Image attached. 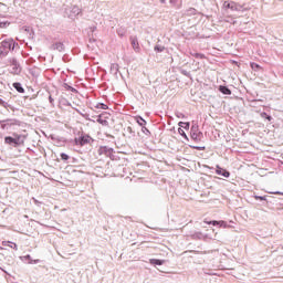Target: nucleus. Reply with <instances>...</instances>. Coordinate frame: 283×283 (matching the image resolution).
Segmentation results:
<instances>
[{
	"mask_svg": "<svg viewBox=\"0 0 283 283\" xmlns=\"http://www.w3.org/2000/svg\"><path fill=\"white\" fill-rule=\"evenodd\" d=\"M195 59H207V56L203 53H195Z\"/></svg>",
	"mask_w": 283,
	"mask_h": 283,
	"instance_id": "45",
	"label": "nucleus"
},
{
	"mask_svg": "<svg viewBox=\"0 0 283 283\" xmlns=\"http://www.w3.org/2000/svg\"><path fill=\"white\" fill-rule=\"evenodd\" d=\"M189 136L190 140H192V143H196L197 145L202 143V138H205V134L202 133V130L189 133Z\"/></svg>",
	"mask_w": 283,
	"mask_h": 283,
	"instance_id": "11",
	"label": "nucleus"
},
{
	"mask_svg": "<svg viewBox=\"0 0 283 283\" xmlns=\"http://www.w3.org/2000/svg\"><path fill=\"white\" fill-rule=\"evenodd\" d=\"M2 1H7V0H2Z\"/></svg>",
	"mask_w": 283,
	"mask_h": 283,
	"instance_id": "58",
	"label": "nucleus"
},
{
	"mask_svg": "<svg viewBox=\"0 0 283 283\" xmlns=\"http://www.w3.org/2000/svg\"><path fill=\"white\" fill-rule=\"evenodd\" d=\"M135 120L137 125H139V127H147V120L143 116L140 115L135 116Z\"/></svg>",
	"mask_w": 283,
	"mask_h": 283,
	"instance_id": "21",
	"label": "nucleus"
},
{
	"mask_svg": "<svg viewBox=\"0 0 283 283\" xmlns=\"http://www.w3.org/2000/svg\"><path fill=\"white\" fill-rule=\"evenodd\" d=\"M127 132H128V134H132V136H135V134H136L130 126L127 127Z\"/></svg>",
	"mask_w": 283,
	"mask_h": 283,
	"instance_id": "48",
	"label": "nucleus"
},
{
	"mask_svg": "<svg viewBox=\"0 0 283 283\" xmlns=\"http://www.w3.org/2000/svg\"><path fill=\"white\" fill-rule=\"evenodd\" d=\"M160 3H167V0H159Z\"/></svg>",
	"mask_w": 283,
	"mask_h": 283,
	"instance_id": "55",
	"label": "nucleus"
},
{
	"mask_svg": "<svg viewBox=\"0 0 283 283\" xmlns=\"http://www.w3.org/2000/svg\"><path fill=\"white\" fill-rule=\"evenodd\" d=\"M261 118H264L265 120H269V123H271V120H273V116H271L269 113L266 112H262L261 113Z\"/></svg>",
	"mask_w": 283,
	"mask_h": 283,
	"instance_id": "32",
	"label": "nucleus"
},
{
	"mask_svg": "<svg viewBox=\"0 0 283 283\" xmlns=\"http://www.w3.org/2000/svg\"><path fill=\"white\" fill-rule=\"evenodd\" d=\"M169 3H170L171 6H176V3H178V0H169Z\"/></svg>",
	"mask_w": 283,
	"mask_h": 283,
	"instance_id": "51",
	"label": "nucleus"
},
{
	"mask_svg": "<svg viewBox=\"0 0 283 283\" xmlns=\"http://www.w3.org/2000/svg\"><path fill=\"white\" fill-rule=\"evenodd\" d=\"M175 116L177 117V118H181V119H187V115H185V113H182V112H176L175 113Z\"/></svg>",
	"mask_w": 283,
	"mask_h": 283,
	"instance_id": "41",
	"label": "nucleus"
},
{
	"mask_svg": "<svg viewBox=\"0 0 283 283\" xmlns=\"http://www.w3.org/2000/svg\"><path fill=\"white\" fill-rule=\"evenodd\" d=\"M50 50H54L56 52H65V44L63 42H54Z\"/></svg>",
	"mask_w": 283,
	"mask_h": 283,
	"instance_id": "15",
	"label": "nucleus"
},
{
	"mask_svg": "<svg viewBox=\"0 0 283 283\" xmlns=\"http://www.w3.org/2000/svg\"><path fill=\"white\" fill-rule=\"evenodd\" d=\"M179 72H180V74H182V76H187V78H193L192 76H191V73H189L187 70H185V69H180L179 70Z\"/></svg>",
	"mask_w": 283,
	"mask_h": 283,
	"instance_id": "38",
	"label": "nucleus"
},
{
	"mask_svg": "<svg viewBox=\"0 0 283 283\" xmlns=\"http://www.w3.org/2000/svg\"><path fill=\"white\" fill-rule=\"evenodd\" d=\"M0 106L4 107V109H11V112H14V106H12V104H9L8 102L3 101V98H0Z\"/></svg>",
	"mask_w": 283,
	"mask_h": 283,
	"instance_id": "24",
	"label": "nucleus"
},
{
	"mask_svg": "<svg viewBox=\"0 0 283 283\" xmlns=\"http://www.w3.org/2000/svg\"><path fill=\"white\" fill-rule=\"evenodd\" d=\"M72 157L65 153H61L60 154V159L63 160V163H69V160L71 159Z\"/></svg>",
	"mask_w": 283,
	"mask_h": 283,
	"instance_id": "33",
	"label": "nucleus"
},
{
	"mask_svg": "<svg viewBox=\"0 0 283 283\" xmlns=\"http://www.w3.org/2000/svg\"><path fill=\"white\" fill-rule=\"evenodd\" d=\"M29 50H32V46H30Z\"/></svg>",
	"mask_w": 283,
	"mask_h": 283,
	"instance_id": "57",
	"label": "nucleus"
},
{
	"mask_svg": "<svg viewBox=\"0 0 283 283\" xmlns=\"http://www.w3.org/2000/svg\"><path fill=\"white\" fill-rule=\"evenodd\" d=\"M129 41H130V45H132L134 52H136V54H139V52H140V42H138V36L130 35Z\"/></svg>",
	"mask_w": 283,
	"mask_h": 283,
	"instance_id": "13",
	"label": "nucleus"
},
{
	"mask_svg": "<svg viewBox=\"0 0 283 283\" xmlns=\"http://www.w3.org/2000/svg\"><path fill=\"white\" fill-rule=\"evenodd\" d=\"M95 107L96 109H109V106H107L105 103H97Z\"/></svg>",
	"mask_w": 283,
	"mask_h": 283,
	"instance_id": "39",
	"label": "nucleus"
},
{
	"mask_svg": "<svg viewBox=\"0 0 283 283\" xmlns=\"http://www.w3.org/2000/svg\"><path fill=\"white\" fill-rule=\"evenodd\" d=\"M203 169H209L210 171H213L217 174V176H222V178H231V171H229L227 168L221 167L220 165H217L216 168L209 166V165H203Z\"/></svg>",
	"mask_w": 283,
	"mask_h": 283,
	"instance_id": "9",
	"label": "nucleus"
},
{
	"mask_svg": "<svg viewBox=\"0 0 283 283\" xmlns=\"http://www.w3.org/2000/svg\"><path fill=\"white\" fill-rule=\"evenodd\" d=\"M21 262H24V264H30L32 262V255L25 254L20 256Z\"/></svg>",
	"mask_w": 283,
	"mask_h": 283,
	"instance_id": "30",
	"label": "nucleus"
},
{
	"mask_svg": "<svg viewBox=\"0 0 283 283\" xmlns=\"http://www.w3.org/2000/svg\"><path fill=\"white\" fill-rule=\"evenodd\" d=\"M186 14L188 17H193V14H198V10H196V8H189L187 11H186Z\"/></svg>",
	"mask_w": 283,
	"mask_h": 283,
	"instance_id": "36",
	"label": "nucleus"
},
{
	"mask_svg": "<svg viewBox=\"0 0 283 283\" xmlns=\"http://www.w3.org/2000/svg\"><path fill=\"white\" fill-rule=\"evenodd\" d=\"M191 240H202V242H211V240H216L218 238V233L211 235V233H205L202 231H195L190 234Z\"/></svg>",
	"mask_w": 283,
	"mask_h": 283,
	"instance_id": "6",
	"label": "nucleus"
},
{
	"mask_svg": "<svg viewBox=\"0 0 283 283\" xmlns=\"http://www.w3.org/2000/svg\"><path fill=\"white\" fill-rule=\"evenodd\" d=\"M167 260L165 259H149L148 263L151 266H163L164 264H166Z\"/></svg>",
	"mask_w": 283,
	"mask_h": 283,
	"instance_id": "16",
	"label": "nucleus"
},
{
	"mask_svg": "<svg viewBox=\"0 0 283 283\" xmlns=\"http://www.w3.org/2000/svg\"><path fill=\"white\" fill-rule=\"evenodd\" d=\"M280 199H277L276 197L273 196H269L268 195V200H266V209H275V207H277V205H282L279 201Z\"/></svg>",
	"mask_w": 283,
	"mask_h": 283,
	"instance_id": "12",
	"label": "nucleus"
},
{
	"mask_svg": "<svg viewBox=\"0 0 283 283\" xmlns=\"http://www.w3.org/2000/svg\"><path fill=\"white\" fill-rule=\"evenodd\" d=\"M9 25H10V21L8 20L0 21V29L9 28Z\"/></svg>",
	"mask_w": 283,
	"mask_h": 283,
	"instance_id": "40",
	"label": "nucleus"
},
{
	"mask_svg": "<svg viewBox=\"0 0 283 283\" xmlns=\"http://www.w3.org/2000/svg\"><path fill=\"white\" fill-rule=\"evenodd\" d=\"M97 30L96 25L90 27V32L93 34Z\"/></svg>",
	"mask_w": 283,
	"mask_h": 283,
	"instance_id": "49",
	"label": "nucleus"
},
{
	"mask_svg": "<svg viewBox=\"0 0 283 283\" xmlns=\"http://www.w3.org/2000/svg\"><path fill=\"white\" fill-rule=\"evenodd\" d=\"M142 132L145 134V136H151V132L149 128H147V126H142Z\"/></svg>",
	"mask_w": 283,
	"mask_h": 283,
	"instance_id": "43",
	"label": "nucleus"
},
{
	"mask_svg": "<svg viewBox=\"0 0 283 283\" xmlns=\"http://www.w3.org/2000/svg\"><path fill=\"white\" fill-rule=\"evenodd\" d=\"M22 32H25L27 34H29V39L34 40V36H35L34 28L23 25L22 27Z\"/></svg>",
	"mask_w": 283,
	"mask_h": 283,
	"instance_id": "17",
	"label": "nucleus"
},
{
	"mask_svg": "<svg viewBox=\"0 0 283 283\" xmlns=\"http://www.w3.org/2000/svg\"><path fill=\"white\" fill-rule=\"evenodd\" d=\"M14 127H21V120L17 118L0 119V129L9 132L10 129H14Z\"/></svg>",
	"mask_w": 283,
	"mask_h": 283,
	"instance_id": "5",
	"label": "nucleus"
},
{
	"mask_svg": "<svg viewBox=\"0 0 283 283\" xmlns=\"http://www.w3.org/2000/svg\"><path fill=\"white\" fill-rule=\"evenodd\" d=\"M19 45L14 39H6L0 43V59H6L10 52H14V49Z\"/></svg>",
	"mask_w": 283,
	"mask_h": 283,
	"instance_id": "3",
	"label": "nucleus"
},
{
	"mask_svg": "<svg viewBox=\"0 0 283 283\" xmlns=\"http://www.w3.org/2000/svg\"><path fill=\"white\" fill-rule=\"evenodd\" d=\"M125 34H127V30L125 28L117 29V35L119 36V39H123Z\"/></svg>",
	"mask_w": 283,
	"mask_h": 283,
	"instance_id": "34",
	"label": "nucleus"
},
{
	"mask_svg": "<svg viewBox=\"0 0 283 283\" xmlns=\"http://www.w3.org/2000/svg\"><path fill=\"white\" fill-rule=\"evenodd\" d=\"M231 63H232V65H240V63L235 60H232Z\"/></svg>",
	"mask_w": 283,
	"mask_h": 283,
	"instance_id": "53",
	"label": "nucleus"
},
{
	"mask_svg": "<svg viewBox=\"0 0 283 283\" xmlns=\"http://www.w3.org/2000/svg\"><path fill=\"white\" fill-rule=\"evenodd\" d=\"M74 111L76 112V114H78L80 116H82V118H85V120H92V119L90 118V114L83 113V112H81V109H78V108H74Z\"/></svg>",
	"mask_w": 283,
	"mask_h": 283,
	"instance_id": "31",
	"label": "nucleus"
},
{
	"mask_svg": "<svg viewBox=\"0 0 283 283\" xmlns=\"http://www.w3.org/2000/svg\"><path fill=\"white\" fill-rule=\"evenodd\" d=\"M275 196H283V192L282 191H275L273 192Z\"/></svg>",
	"mask_w": 283,
	"mask_h": 283,
	"instance_id": "54",
	"label": "nucleus"
},
{
	"mask_svg": "<svg viewBox=\"0 0 283 283\" xmlns=\"http://www.w3.org/2000/svg\"><path fill=\"white\" fill-rule=\"evenodd\" d=\"M49 103L54 107V97H52V95L49 96Z\"/></svg>",
	"mask_w": 283,
	"mask_h": 283,
	"instance_id": "47",
	"label": "nucleus"
},
{
	"mask_svg": "<svg viewBox=\"0 0 283 283\" xmlns=\"http://www.w3.org/2000/svg\"><path fill=\"white\" fill-rule=\"evenodd\" d=\"M8 63L10 67H12L9 72L13 76H20L21 72H23V67L21 66V63L19 62V60H17V57H9Z\"/></svg>",
	"mask_w": 283,
	"mask_h": 283,
	"instance_id": "7",
	"label": "nucleus"
},
{
	"mask_svg": "<svg viewBox=\"0 0 283 283\" xmlns=\"http://www.w3.org/2000/svg\"><path fill=\"white\" fill-rule=\"evenodd\" d=\"M96 120L99 125H107V119H103V116L101 115L97 116Z\"/></svg>",
	"mask_w": 283,
	"mask_h": 283,
	"instance_id": "42",
	"label": "nucleus"
},
{
	"mask_svg": "<svg viewBox=\"0 0 283 283\" xmlns=\"http://www.w3.org/2000/svg\"><path fill=\"white\" fill-rule=\"evenodd\" d=\"M282 211H283V207H282Z\"/></svg>",
	"mask_w": 283,
	"mask_h": 283,
	"instance_id": "59",
	"label": "nucleus"
},
{
	"mask_svg": "<svg viewBox=\"0 0 283 283\" xmlns=\"http://www.w3.org/2000/svg\"><path fill=\"white\" fill-rule=\"evenodd\" d=\"M178 127L179 129H185L186 132H189L191 127V122H179Z\"/></svg>",
	"mask_w": 283,
	"mask_h": 283,
	"instance_id": "23",
	"label": "nucleus"
},
{
	"mask_svg": "<svg viewBox=\"0 0 283 283\" xmlns=\"http://www.w3.org/2000/svg\"><path fill=\"white\" fill-rule=\"evenodd\" d=\"M178 134L181 138L186 139L187 143H190L191 139L189 138L187 133H185V129L178 128Z\"/></svg>",
	"mask_w": 283,
	"mask_h": 283,
	"instance_id": "28",
	"label": "nucleus"
},
{
	"mask_svg": "<svg viewBox=\"0 0 283 283\" xmlns=\"http://www.w3.org/2000/svg\"><path fill=\"white\" fill-rule=\"evenodd\" d=\"M81 14H83V10L76 4L64 8V17H67L71 21H75Z\"/></svg>",
	"mask_w": 283,
	"mask_h": 283,
	"instance_id": "4",
	"label": "nucleus"
},
{
	"mask_svg": "<svg viewBox=\"0 0 283 283\" xmlns=\"http://www.w3.org/2000/svg\"><path fill=\"white\" fill-rule=\"evenodd\" d=\"M63 87L67 91V92H72L73 94H78V90H76L74 86L67 84V83H64L63 84Z\"/></svg>",
	"mask_w": 283,
	"mask_h": 283,
	"instance_id": "26",
	"label": "nucleus"
},
{
	"mask_svg": "<svg viewBox=\"0 0 283 283\" xmlns=\"http://www.w3.org/2000/svg\"><path fill=\"white\" fill-rule=\"evenodd\" d=\"M218 92H220V94H223V96H231V94H233V92H231V88H229V86L224 84L218 86Z\"/></svg>",
	"mask_w": 283,
	"mask_h": 283,
	"instance_id": "14",
	"label": "nucleus"
},
{
	"mask_svg": "<svg viewBox=\"0 0 283 283\" xmlns=\"http://www.w3.org/2000/svg\"><path fill=\"white\" fill-rule=\"evenodd\" d=\"M12 87L18 92L19 94H25V88L23 87V84L21 82H14L12 84Z\"/></svg>",
	"mask_w": 283,
	"mask_h": 283,
	"instance_id": "19",
	"label": "nucleus"
},
{
	"mask_svg": "<svg viewBox=\"0 0 283 283\" xmlns=\"http://www.w3.org/2000/svg\"><path fill=\"white\" fill-rule=\"evenodd\" d=\"M0 271H2V273H6V275H10V273H8V272L6 271V269H3V268H1V266H0Z\"/></svg>",
	"mask_w": 283,
	"mask_h": 283,
	"instance_id": "52",
	"label": "nucleus"
},
{
	"mask_svg": "<svg viewBox=\"0 0 283 283\" xmlns=\"http://www.w3.org/2000/svg\"><path fill=\"white\" fill-rule=\"evenodd\" d=\"M205 224H209L211 227H218V229H229V223L224 220H203Z\"/></svg>",
	"mask_w": 283,
	"mask_h": 283,
	"instance_id": "10",
	"label": "nucleus"
},
{
	"mask_svg": "<svg viewBox=\"0 0 283 283\" xmlns=\"http://www.w3.org/2000/svg\"><path fill=\"white\" fill-rule=\"evenodd\" d=\"M41 262L40 259H31L30 264H39Z\"/></svg>",
	"mask_w": 283,
	"mask_h": 283,
	"instance_id": "46",
	"label": "nucleus"
},
{
	"mask_svg": "<svg viewBox=\"0 0 283 283\" xmlns=\"http://www.w3.org/2000/svg\"><path fill=\"white\" fill-rule=\"evenodd\" d=\"M88 43H96V38H94V35H92V36L88 39Z\"/></svg>",
	"mask_w": 283,
	"mask_h": 283,
	"instance_id": "50",
	"label": "nucleus"
},
{
	"mask_svg": "<svg viewBox=\"0 0 283 283\" xmlns=\"http://www.w3.org/2000/svg\"><path fill=\"white\" fill-rule=\"evenodd\" d=\"M253 198L254 200H256V202H260L261 207H266L268 195L265 196L253 195Z\"/></svg>",
	"mask_w": 283,
	"mask_h": 283,
	"instance_id": "18",
	"label": "nucleus"
},
{
	"mask_svg": "<svg viewBox=\"0 0 283 283\" xmlns=\"http://www.w3.org/2000/svg\"><path fill=\"white\" fill-rule=\"evenodd\" d=\"M62 105H64V107H72V103L67 101V98L62 99Z\"/></svg>",
	"mask_w": 283,
	"mask_h": 283,
	"instance_id": "44",
	"label": "nucleus"
},
{
	"mask_svg": "<svg viewBox=\"0 0 283 283\" xmlns=\"http://www.w3.org/2000/svg\"><path fill=\"white\" fill-rule=\"evenodd\" d=\"M190 149H197V151H206L207 147L206 146H193V145H188Z\"/></svg>",
	"mask_w": 283,
	"mask_h": 283,
	"instance_id": "35",
	"label": "nucleus"
},
{
	"mask_svg": "<svg viewBox=\"0 0 283 283\" xmlns=\"http://www.w3.org/2000/svg\"><path fill=\"white\" fill-rule=\"evenodd\" d=\"M154 50H155V52H156L157 54H160V53H163V51L165 50V46H164V45H160V44H156V45L154 46Z\"/></svg>",
	"mask_w": 283,
	"mask_h": 283,
	"instance_id": "37",
	"label": "nucleus"
},
{
	"mask_svg": "<svg viewBox=\"0 0 283 283\" xmlns=\"http://www.w3.org/2000/svg\"><path fill=\"white\" fill-rule=\"evenodd\" d=\"M223 10H231L232 12H244L247 9L233 0H226L223 2Z\"/></svg>",
	"mask_w": 283,
	"mask_h": 283,
	"instance_id": "8",
	"label": "nucleus"
},
{
	"mask_svg": "<svg viewBox=\"0 0 283 283\" xmlns=\"http://www.w3.org/2000/svg\"><path fill=\"white\" fill-rule=\"evenodd\" d=\"M3 247H0V251H2Z\"/></svg>",
	"mask_w": 283,
	"mask_h": 283,
	"instance_id": "56",
	"label": "nucleus"
},
{
	"mask_svg": "<svg viewBox=\"0 0 283 283\" xmlns=\"http://www.w3.org/2000/svg\"><path fill=\"white\" fill-rule=\"evenodd\" d=\"M119 72L118 63L111 64V74H114V76H117Z\"/></svg>",
	"mask_w": 283,
	"mask_h": 283,
	"instance_id": "25",
	"label": "nucleus"
},
{
	"mask_svg": "<svg viewBox=\"0 0 283 283\" xmlns=\"http://www.w3.org/2000/svg\"><path fill=\"white\" fill-rule=\"evenodd\" d=\"M113 151H114V148L108 147V146H101L98 149L99 155L105 154L106 156L109 154H113Z\"/></svg>",
	"mask_w": 283,
	"mask_h": 283,
	"instance_id": "20",
	"label": "nucleus"
},
{
	"mask_svg": "<svg viewBox=\"0 0 283 283\" xmlns=\"http://www.w3.org/2000/svg\"><path fill=\"white\" fill-rule=\"evenodd\" d=\"M2 247H10V249L19 251V245L12 241H2Z\"/></svg>",
	"mask_w": 283,
	"mask_h": 283,
	"instance_id": "22",
	"label": "nucleus"
},
{
	"mask_svg": "<svg viewBox=\"0 0 283 283\" xmlns=\"http://www.w3.org/2000/svg\"><path fill=\"white\" fill-rule=\"evenodd\" d=\"M196 132H201L200 126L198 125V122L192 120L189 133H196Z\"/></svg>",
	"mask_w": 283,
	"mask_h": 283,
	"instance_id": "27",
	"label": "nucleus"
},
{
	"mask_svg": "<svg viewBox=\"0 0 283 283\" xmlns=\"http://www.w3.org/2000/svg\"><path fill=\"white\" fill-rule=\"evenodd\" d=\"M25 138H28V136L23 134L12 133V136H4V145L18 149V147H23V145H25Z\"/></svg>",
	"mask_w": 283,
	"mask_h": 283,
	"instance_id": "2",
	"label": "nucleus"
},
{
	"mask_svg": "<svg viewBox=\"0 0 283 283\" xmlns=\"http://www.w3.org/2000/svg\"><path fill=\"white\" fill-rule=\"evenodd\" d=\"M250 67L253 70V72H260L262 71V66L259 63L250 62Z\"/></svg>",
	"mask_w": 283,
	"mask_h": 283,
	"instance_id": "29",
	"label": "nucleus"
},
{
	"mask_svg": "<svg viewBox=\"0 0 283 283\" xmlns=\"http://www.w3.org/2000/svg\"><path fill=\"white\" fill-rule=\"evenodd\" d=\"M57 143H70V145H74L75 147H85V145H92L94 143V139L90 134L87 133H78V137H75L73 139H61L57 138Z\"/></svg>",
	"mask_w": 283,
	"mask_h": 283,
	"instance_id": "1",
	"label": "nucleus"
}]
</instances>
